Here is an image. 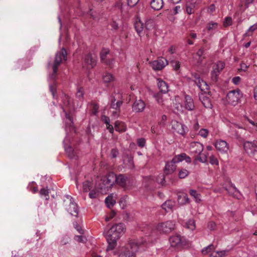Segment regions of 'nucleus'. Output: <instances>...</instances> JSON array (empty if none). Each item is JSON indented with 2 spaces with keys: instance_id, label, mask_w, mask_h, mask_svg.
<instances>
[{
  "instance_id": "obj_48",
  "label": "nucleus",
  "mask_w": 257,
  "mask_h": 257,
  "mask_svg": "<svg viewBox=\"0 0 257 257\" xmlns=\"http://www.w3.org/2000/svg\"><path fill=\"white\" fill-rule=\"evenodd\" d=\"M232 25V18L230 17H227L225 18L223 22L224 27H227Z\"/></svg>"
},
{
  "instance_id": "obj_52",
  "label": "nucleus",
  "mask_w": 257,
  "mask_h": 257,
  "mask_svg": "<svg viewBox=\"0 0 257 257\" xmlns=\"http://www.w3.org/2000/svg\"><path fill=\"white\" fill-rule=\"evenodd\" d=\"M40 193L42 195H44L46 197V199L48 200L49 198V192L47 189L42 188L40 191Z\"/></svg>"
},
{
  "instance_id": "obj_41",
  "label": "nucleus",
  "mask_w": 257,
  "mask_h": 257,
  "mask_svg": "<svg viewBox=\"0 0 257 257\" xmlns=\"http://www.w3.org/2000/svg\"><path fill=\"white\" fill-rule=\"evenodd\" d=\"M218 26V24L216 22H211L208 23L206 25V28L208 31H212L215 30Z\"/></svg>"
},
{
  "instance_id": "obj_59",
  "label": "nucleus",
  "mask_w": 257,
  "mask_h": 257,
  "mask_svg": "<svg viewBox=\"0 0 257 257\" xmlns=\"http://www.w3.org/2000/svg\"><path fill=\"white\" fill-rule=\"evenodd\" d=\"M118 154V152L117 149H113L111 150L110 157L112 158H115L117 157Z\"/></svg>"
},
{
  "instance_id": "obj_10",
  "label": "nucleus",
  "mask_w": 257,
  "mask_h": 257,
  "mask_svg": "<svg viewBox=\"0 0 257 257\" xmlns=\"http://www.w3.org/2000/svg\"><path fill=\"white\" fill-rule=\"evenodd\" d=\"M167 64V60L165 58H162L154 61L152 63V67L154 70H161Z\"/></svg>"
},
{
  "instance_id": "obj_36",
  "label": "nucleus",
  "mask_w": 257,
  "mask_h": 257,
  "mask_svg": "<svg viewBox=\"0 0 257 257\" xmlns=\"http://www.w3.org/2000/svg\"><path fill=\"white\" fill-rule=\"evenodd\" d=\"M225 67V64L222 62H218L214 65L213 69L215 70H218L219 73L223 70Z\"/></svg>"
},
{
  "instance_id": "obj_57",
  "label": "nucleus",
  "mask_w": 257,
  "mask_h": 257,
  "mask_svg": "<svg viewBox=\"0 0 257 257\" xmlns=\"http://www.w3.org/2000/svg\"><path fill=\"white\" fill-rule=\"evenodd\" d=\"M146 141L143 138H140L138 139L137 140V144L138 145L142 148L144 147L145 145Z\"/></svg>"
},
{
  "instance_id": "obj_49",
  "label": "nucleus",
  "mask_w": 257,
  "mask_h": 257,
  "mask_svg": "<svg viewBox=\"0 0 257 257\" xmlns=\"http://www.w3.org/2000/svg\"><path fill=\"white\" fill-rule=\"evenodd\" d=\"M202 103L206 108H210L212 105L208 97L203 98Z\"/></svg>"
},
{
  "instance_id": "obj_28",
  "label": "nucleus",
  "mask_w": 257,
  "mask_h": 257,
  "mask_svg": "<svg viewBox=\"0 0 257 257\" xmlns=\"http://www.w3.org/2000/svg\"><path fill=\"white\" fill-rule=\"evenodd\" d=\"M65 151L67 153L68 157L71 159H75L76 156L74 149L72 147L68 146L65 147Z\"/></svg>"
},
{
  "instance_id": "obj_2",
  "label": "nucleus",
  "mask_w": 257,
  "mask_h": 257,
  "mask_svg": "<svg viewBox=\"0 0 257 257\" xmlns=\"http://www.w3.org/2000/svg\"><path fill=\"white\" fill-rule=\"evenodd\" d=\"M63 59L65 61L67 60V52L64 48H62L60 51H58L56 53L53 64H51L50 61L48 63V67L50 68L51 66L53 70L52 73L50 76L51 79H55L58 68L62 63Z\"/></svg>"
},
{
  "instance_id": "obj_13",
  "label": "nucleus",
  "mask_w": 257,
  "mask_h": 257,
  "mask_svg": "<svg viewBox=\"0 0 257 257\" xmlns=\"http://www.w3.org/2000/svg\"><path fill=\"white\" fill-rule=\"evenodd\" d=\"M145 108V103L142 99L136 100L133 104V110L136 112H142Z\"/></svg>"
},
{
  "instance_id": "obj_40",
  "label": "nucleus",
  "mask_w": 257,
  "mask_h": 257,
  "mask_svg": "<svg viewBox=\"0 0 257 257\" xmlns=\"http://www.w3.org/2000/svg\"><path fill=\"white\" fill-rule=\"evenodd\" d=\"M91 183L88 181H86L83 183V190L85 192H87L88 191H90L91 189Z\"/></svg>"
},
{
  "instance_id": "obj_22",
  "label": "nucleus",
  "mask_w": 257,
  "mask_h": 257,
  "mask_svg": "<svg viewBox=\"0 0 257 257\" xmlns=\"http://www.w3.org/2000/svg\"><path fill=\"white\" fill-rule=\"evenodd\" d=\"M203 150V146L200 143H196L192 147L191 153L192 154L200 155Z\"/></svg>"
},
{
  "instance_id": "obj_12",
  "label": "nucleus",
  "mask_w": 257,
  "mask_h": 257,
  "mask_svg": "<svg viewBox=\"0 0 257 257\" xmlns=\"http://www.w3.org/2000/svg\"><path fill=\"white\" fill-rule=\"evenodd\" d=\"M176 162L173 161V159L166 164L164 171L165 175H168L172 174L176 169V166L175 165Z\"/></svg>"
},
{
  "instance_id": "obj_54",
  "label": "nucleus",
  "mask_w": 257,
  "mask_h": 257,
  "mask_svg": "<svg viewBox=\"0 0 257 257\" xmlns=\"http://www.w3.org/2000/svg\"><path fill=\"white\" fill-rule=\"evenodd\" d=\"M199 135L205 138L208 136V131L206 129L202 128L199 132Z\"/></svg>"
},
{
  "instance_id": "obj_37",
  "label": "nucleus",
  "mask_w": 257,
  "mask_h": 257,
  "mask_svg": "<svg viewBox=\"0 0 257 257\" xmlns=\"http://www.w3.org/2000/svg\"><path fill=\"white\" fill-rule=\"evenodd\" d=\"M113 76L110 73H106L104 75L102 76V79L104 82L105 83H108L110 81H111L113 80Z\"/></svg>"
},
{
  "instance_id": "obj_61",
  "label": "nucleus",
  "mask_w": 257,
  "mask_h": 257,
  "mask_svg": "<svg viewBox=\"0 0 257 257\" xmlns=\"http://www.w3.org/2000/svg\"><path fill=\"white\" fill-rule=\"evenodd\" d=\"M181 7L179 6H176L172 11V14L175 15L180 11Z\"/></svg>"
},
{
  "instance_id": "obj_23",
  "label": "nucleus",
  "mask_w": 257,
  "mask_h": 257,
  "mask_svg": "<svg viewBox=\"0 0 257 257\" xmlns=\"http://www.w3.org/2000/svg\"><path fill=\"white\" fill-rule=\"evenodd\" d=\"M111 103H110V107L114 109L115 110H120V107L121 104H122V101L120 100L117 101L115 102L116 99L115 97L113 95L111 96Z\"/></svg>"
},
{
  "instance_id": "obj_9",
  "label": "nucleus",
  "mask_w": 257,
  "mask_h": 257,
  "mask_svg": "<svg viewBox=\"0 0 257 257\" xmlns=\"http://www.w3.org/2000/svg\"><path fill=\"white\" fill-rule=\"evenodd\" d=\"M257 142H246L244 143L243 148L245 152L251 155H253L256 152Z\"/></svg>"
},
{
  "instance_id": "obj_24",
  "label": "nucleus",
  "mask_w": 257,
  "mask_h": 257,
  "mask_svg": "<svg viewBox=\"0 0 257 257\" xmlns=\"http://www.w3.org/2000/svg\"><path fill=\"white\" fill-rule=\"evenodd\" d=\"M123 163L126 167L130 169H132L134 167L133 158L131 156L126 155L123 158Z\"/></svg>"
},
{
  "instance_id": "obj_32",
  "label": "nucleus",
  "mask_w": 257,
  "mask_h": 257,
  "mask_svg": "<svg viewBox=\"0 0 257 257\" xmlns=\"http://www.w3.org/2000/svg\"><path fill=\"white\" fill-rule=\"evenodd\" d=\"M178 200L180 204H184L189 202V198L186 194H184L178 196Z\"/></svg>"
},
{
  "instance_id": "obj_5",
  "label": "nucleus",
  "mask_w": 257,
  "mask_h": 257,
  "mask_svg": "<svg viewBox=\"0 0 257 257\" xmlns=\"http://www.w3.org/2000/svg\"><path fill=\"white\" fill-rule=\"evenodd\" d=\"M101 181L104 185L102 186H99V188L101 190H103L105 188H110L115 183L116 174L112 172H109L108 173L106 177L101 179Z\"/></svg>"
},
{
  "instance_id": "obj_18",
  "label": "nucleus",
  "mask_w": 257,
  "mask_h": 257,
  "mask_svg": "<svg viewBox=\"0 0 257 257\" xmlns=\"http://www.w3.org/2000/svg\"><path fill=\"white\" fill-rule=\"evenodd\" d=\"M215 147L218 151L222 152H227L228 149L227 143L223 140L217 141L215 144Z\"/></svg>"
},
{
  "instance_id": "obj_21",
  "label": "nucleus",
  "mask_w": 257,
  "mask_h": 257,
  "mask_svg": "<svg viewBox=\"0 0 257 257\" xmlns=\"http://www.w3.org/2000/svg\"><path fill=\"white\" fill-rule=\"evenodd\" d=\"M164 5L163 0H152L151 2V6L152 9L156 11L161 10Z\"/></svg>"
},
{
  "instance_id": "obj_14",
  "label": "nucleus",
  "mask_w": 257,
  "mask_h": 257,
  "mask_svg": "<svg viewBox=\"0 0 257 257\" xmlns=\"http://www.w3.org/2000/svg\"><path fill=\"white\" fill-rule=\"evenodd\" d=\"M84 61L87 66L90 68L95 66L97 62L95 57H93L91 53H88L85 56Z\"/></svg>"
},
{
  "instance_id": "obj_64",
  "label": "nucleus",
  "mask_w": 257,
  "mask_h": 257,
  "mask_svg": "<svg viewBox=\"0 0 257 257\" xmlns=\"http://www.w3.org/2000/svg\"><path fill=\"white\" fill-rule=\"evenodd\" d=\"M204 51H205L204 48V47H202V48H201L200 49H199L198 50V51L196 53V55L199 57H201L204 54Z\"/></svg>"
},
{
  "instance_id": "obj_8",
  "label": "nucleus",
  "mask_w": 257,
  "mask_h": 257,
  "mask_svg": "<svg viewBox=\"0 0 257 257\" xmlns=\"http://www.w3.org/2000/svg\"><path fill=\"white\" fill-rule=\"evenodd\" d=\"M66 197L68 199H70L69 205L66 208L67 211L72 215L77 217L78 213V208L77 204L74 202L72 197L69 195H67Z\"/></svg>"
},
{
  "instance_id": "obj_46",
  "label": "nucleus",
  "mask_w": 257,
  "mask_h": 257,
  "mask_svg": "<svg viewBox=\"0 0 257 257\" xmlns=\"http://www.w3.org/2000/svg\"><path fill=\"white\" fill-rule=\"evenodd\" d=\"M74 239L78 242L81 243H85L87 241V238L85 236L82 235H76L74 237Z\"/></svg>"
},
{
  "instance_id": "obj_25",
  "label": "nucleus",
  "mask_w": 257,
  "mask_h": 257,
  "mask_svg": "<svg viewBox=\"0 0 257 257\" xmlns=\"http://www.w3.org/2000/svg\"><path fill=\"white\" fill-rule=\"evenodd\" d=\"M175 202L172 201V200H169L164 202L162 205V207L163 209H164L166 212H169L170 210H172L173 207L174 206Z\"/></svg>"
},
{
  "instance_id": "obj_17",
  "label": "nucleus",
  "mask_w": 257,
  "mask_h": 257,
  "mask_svg": "<svg viewBox=\"0 0 257 257\" xmlns=\"http://www.w3.org/2000/svg\"><path fill=\"white\" fill-rule=\"evenodd\" d=\"M127 177L124 174H120L118 175H116V183L119 186L122 187H125L126 185V181Z\"/></svg>"
},
{
  "instance_id": "obj_43",
  "label": "nucleus",
  "mask_w": 257,
  "mask_h": 257,
  "mask_svg": "<svg viewBox=\"0 0 257 257\" xmlns=\"http://www.w3.org/2000/svg\"><path fill=\"white\" fill-rule=\"evenodd\" d=\"M189 174L188 170L185 169H181L178 174V176L180 179H184Z\"/></svg>"
},
{
  "instance_id": "obj_50",
  "label": "nucleus",
  "mask_w": 257,
  "mask_h": 257,
  "mask_svg": "<svg viewBox=\"0 0 257 257\" xmlns=\"http://www.w3.org/2000/svg\"><path fill=\"white\" fill-rule=\"evenodd\" d=\"M70 241V238L67 235L64 236L60 241V244L62 245H64L69 243Z\"/></svg>"
},
{
  "instance_id": "obj_35",
  "label": "nucleus",
  "mask_w": 257,
  "mask_h": 257,
  "mask_svg": "<svg viewBox=\"0 0 257 257\" xmlns=\"http://www.w3.org/2000/svg\"><path fill=\"white\" fill-rule=\"evenodd\" d=\"M220 73L218 70H215L213 69L211 72V79L212 81L216 82L218 81V76Z\"/></svg>"
},
{
  "instance_id": "obj_16",
  "label": "nucleus",
  "mask_w": 257,
  "mask_h": 257,
  "mask_svg": "<svg viewBox=\"0 0 257 257\" xmlns=\"http://www.w3.org/2000/svg\"><path fill=\"white\" fill-rule=\"evenodd\" d=\"M172 128L178 134L184 135L185 134V128H187V127L184 124L176 121L173 124Z\"/></svg>"
},
{
  "instance_id": "obj_19",
  "label": "nucleus",
  "mask_w": 257,
  "mask_h": 257,
  "mask_svg": "<svg viewBox=\"0 0 257 257\" xmlns=\"http://www.w3.org/2000/svg\"><path fill=\"white\" fill-rule=\"evenodd\" d=\"M158 87L160 90V92L162 93H166L168 91V85L161 78L157 79Z\"/></svg>"
},
{
  "instance_id": "obj_45",
  "label": "nucleus",
  "mask_w": 257,
  "mask_h": 257,
  "mask_svg": "<svg viewBox=\"0 0 257 257\" xmlns=\"http://www.w3.org/2000/svg\"><path fill=\"white\" fill-rule=\"evenodd\" d=\"M102 62L105 64L106 65L110 67H112L114 63V59L113 58L108 57L105 59V60L103 61Z\"/></svg>"
},
{
  "instance_id": "obj_34",
  "label": "nucleus",
  "mask_w": 257,
  "mask_h": 257,
  "mask_svg": "<svg viewBox=\"0 0 257 257\" xmlns=\"http://www.w3.org/2000/svg\"><path fill=\"white\" fill-rule=\"evenodd\" d=\"M189 193L191 196L193 197L195 199L196 202H199L201 201V199H200V194L198 193L195 190H190Z\"/></svg>"
},
{
  "instance_id": "obj_20",
  "label": "nucleus",
  "mask_w": 257,
  "mask_h": 257,
  "mask_svg": "<svg viewBox=\"0 0 257 257\" xmlns=\"http://www.w3.org/2000/svg\"><path fill=\"white\" fill-rule=\"evenodd\" d=\"M62 108L63 112L65 113L66 118L69 120V122H66V126L69 127L70 131H75V127L74 126L72 117L66 112L64 108L62 107Z\"/></svg>"
},
{
  "instance_id": "obj_55",
  "label": "nucleus",
  "mask_w": 257,
  "mask_h": 257,
  "mask_svg": "<svg viewBox=\"0 0 257 257\" xmlns=\"http://www.w3.org/2000/svg\"><path fill=\"white\" fill-rule=\"evenodd\" d=\"M172 66L174 67V70H178L180 67L179 62L177 61L173 60L171 61Z\"/></svg>"
},
{
  "instance_id": "obj_1",
  "label": "nucleus",
  "mask_w": 257,
  "mask_h": 257,
  "mask_svg": "<svg viewBox=\"0 0 257 257\" xmlns=\"http://www.w3.org/2000/svg\"><path fill=\"white\" fill-rule=\"evenodd\" d=\"M125 229L124 224L119 223L112 226L107 231L105 237L108 244L106 249L107 251L114 248L116 240L124 233Z\"/></svg>"
},
{
  "instance_id": "obj_11",
  "label": "nucleus",
  "mask_w": 257,
  "mask_h": 257,
  "mask_svg": "<svg viewBox=\"0 0 257 257\" xmlns=\"http://www.w3.org/2000/svg\"><path fill=\"white\" fill-rule=\"evenodd\" d=\"M184 107L189 111H192L195 108V105L193 98L189 95H185L184 97Z\"/></svg>"
},
{
  "instance_id": "obj_62",
  "label": "nucleus",
  "mask_w": 257,
  "mask_h": 257,
  "mask_svg": "<svg viewBox=\"0 0 257 257\" xmlns=\"http://www.w3.org/2000/svg\"><path fill=\"white\" fill-rule=\"evenodd\" d=\"M216 224L213 221H210L208 223V228L212 230L215 229Z\"/></svg>"
},
{
  "instance_id": "obj_26",
  "label": "nucleus",
  "mask_w": 257,
  "mask_h": 257,
  "mask_svg": "<svg viewBox=\"0 0 257 257\" xmlns=\"http://www.w3.org/2000/svg\"><path fill=\"white\" fill-rule=\"evenodd\" d=\"M224 188L230 195L234 196L235 193L239 192L235 186L233 185L232 184H231L228 186H225Z\"/></svg>"
},
{
  "instance_id": "obj_63",
  "label": "nucleus",
  "mask_w": 257,
  "mask_h": 257,
  "mask_svg": "<svg viewBox=\"0 0 257 257\" xmlns=\"http://www.w3.org/2000/svg\"><path fill=\"white\" fill-rule=\"evenodd\" d=\"M240 80L241 78L239 76H236L232 78V81L234 84L237 85L240 82Z\"/></svg>"
},
{
  "instance_id": "obj_6",
  "label": "nucleus",
  "mask_w": 257,
  "mask_h": 257,
  "mask_svg": "<svg viewBox=\"0 0 257 257\" xmlns=\"http://www.w3.org/2000/svg\"><path fill=\"white\" fill-rule=\"evenodd\" d=\"M175 224L172 221H168L158 224L157 229L160 233H168L174 229Z\"/></svg>"
},
{
  "instance_id": "obj_51",
  "label": "nucleus",
  "mask_w": 257,
  "mask_h": 257,
  "mask_svg": "<svg viewBox=\"0 0 257 257\" xmlns=\"http://www.w3.org/2000/svg\"><path fill=\"white\" fill-rule=\"evenodd\" d=\"M209 162L211 165H218V161L217 159L213 155L209 157Z\"/></svg>"
},
{
  "instance_id": "obj_31",
  "label": "nucleus",
  "mask_w": 257,
  "mask_h": 257,
  "mask_svg": "<svg viewBox=\"0 0 257 257\" xmlns=\"http://www.w3.org/2000/svg\"><path fill=\"white\" fill-rule=\"evenodd\" d=\"M105 203L108 208H111L115 203V201L112 198V197L108 196L105 199Z\"/></svg>"
},
{
  "instance_id": "obj_56",
  "label": "nucleus",
  "mask_w": 257,
  "mask_h": 257,
  "mask_svg": "<svg viewBox=\"0 0 257 257\" xmlns=\"http://www.w3.org/2000/svg\"><path fill=\"white\" fill-rule=\"evenodd\" d=\"M139 2V0H127V5L130 7H134Z\"/></svg>"
},
{
  "instance_id": "obj_44",
  "label": "nucleus",
  "mask_w": 257,
  "mask_h": 257,
  "mask_svg": "<svg viewBox=\"0 0 257 257\" xmlns=\"http://www.w3.org/2000/svg\"><path fill=\"white\" fill-rule=\"evenodd\" d=\"M197 161L202 163H205L207 161V157L206 156L202 157L200 155H197L193 161L194 164L196 165Z\"/></svg>"
},
{
  "instance_id": "obj_60",
  "label": "nucleus",
  "mask_w": 257,
  "mask_h": 257,
  "mask_svg": "<svg viewBox=\"0 0 257 257\" xmlns=\"http://www.w3.org/2000/svg\"><path fill=\"white\" fill-rule=\"evenodd\" d=\"M74 225L75 228L77 229V230L79 232V233H80V234H83V233H84L83 230L78 225L77 222H76L74 223Z\"/></svg>"
},
{
  "instance_id": "obj_53",
  "label": "nucleus",
  "mask_w": 257,
  "mask_h": 257,
  "mask_svg": "<svg viewBox=\"0 0 257 257\" xmlns=\"http://www.w3.org/2000/svg\"><path fill=\"white\" fill-rule=\"evenodd\" d=\"M154 97L156 98V100L160 104L163 105V99H162V95L160 93H157L154 94Z\"/></svg>"
},
{
  "instance_id": "obj_4",
  "label": "nucleus",
  "mask_w": 257,
  "mask_h": 257,
  "mask_svg": "<svg viewBox=\"0 0 257 257\" xmlns=\"http://www.w3.org/2000/svg\"><path fill=\"white\" fill-rule=\"evenodd\" d=\"M243 94L239 89L233 90L228 92L226 95V99L228 103L235 105L242 97Z\"/></svg>"
},
{
  "instance_id": "obj_33",
  "label": "nucleus",
  "mask_w": 257,
  "mask_h": 257,
  "mask_svg": "<svg viewBox=\"0 0 257 257\" xmlns=\"http://www.w3.org/2000/svg\"><path fill=\"white\" fill-rule=\"evenodd\" d=\"M214 249L215 247L214 245L212 244H211L207 246V247H205L204 248H203L201 250V252L203 254L205 255L208 254L209 252L212 251L213 250H214Z\"/></svg>"
},
{
  "instance_id": "obj_30",
  "label": "nucleus",
  "mask_w": 257,
  "mask_h": 257,
  "mask_svg": "<svg viewBox=\"0 0 257 257\" xmlns=\"http://www.w3.org/2000/svg\"><path fill=\"white\" fill-rule=\"evenodd\" d=\"M109 50L108 49L103 48L100 53V57L101 61L105 60L108 58L107 55L109 54Z\"/></svg>"
},
{
  "instance_id": "obj_3",
  "label": "nucleus",
  "mask_w": 257,
  "mask_h": 257,
  "mask_svg": "<svg viewBox=\"0 0 257 257\" xmlns=\"http://www.w3.org/2000/svg\"><path fill=\"white\" fill-rule=\"evenodd\" d=\"M144 243L143 241L139 242L135 240H131L128 242V246L122 251L118 257H136V253L139 246Z\"/></svg>"
},
{
  "instance_id": "obj_7",
  "label": "nucleus",
  "mask_w": 257,
  "mask_h": 257,
  "mask_svg": "<svg viewBox=\"0 0 257 257\" xmlns=\"http://www.w3.org/2000/svg\"><path fill=\"white\" fill-rule=\"evenodd\" d=\"M169 241L172 246H183L186 245L183 238L179 234L171 236L169 238Z\"/></svg>"
},
{
  "instance_id": "obj_58",
  "label": "nucleus",
  "mask_w": 257,
  "mask_h": 257,
  "mask_svg": "<svg viewBox=\"0 0 257 257\" xmlns=\"http://www.w3.org/2000/svg\"><path fill=\"white\" fill-rule=\"evenodd\" d=\"M256 29H257V24H255L253 25L252 26H250L249 27V28L248 29L247 33H248V34H247V33H246L245 35L249 36V35H250V34H249L250 32L252 33Z\"/></svg>"
},
{
  "instance_id": "obj_42",
  "label": "nucleus",
  "mask_w": 257,
  "mask_h": 257,
  "mask_svg": "<svg viewBox=\"0 0 257 257\" xmlns=\"http://www.w3.org/2000/svg\"><path fill=\"white\" fill-rule=\"evenodd\" d=\"M157 182L162 185V186L166 185L165 177L164 174L159 175L157 178Z\"/></svg>"
},
{
  "instance_id": "obj_27",
  "label": "nucleus",
  "mask_w": 257,
  "mask_h": 257,
  "mask_svg": "<svg viewBox=\"0 0 257 257\" xmlns=\"http://www.w3.org/2000/svg\"><path fill=\"white\" fill-rule=\"evenodd\" d=\"M134 27L137 33L139 35H140V34L143 31L144 28L143 23L139 20V21H137L135 23Z\"/></svg>"
},
{
  "instance_id": "obj_47",
  "label": "nucleus",
  "mask_w": 257,
  "mask_h": 257,
  "mask_svg": "<svg viewBox=\"0 0 257 257\" xmlns=\"http://www.w3.org/2000/svg\"><path fill=\"white\" fill-rule=\"evenodd\" d=\"M186 226L188 228L193 230L195 227V221L194 220H189L186 223Z\"/></svg>"
},
{
  "instance_id": "obj_15",
  "label": "nucleus",
  "mask_w": 257,
  "mask_h": 257,
  "mask_svg": "<svg viewBox=\"0 0 257 257\" xmlns=\"http://www.w3.org/2000/svg\"><path fill=\"white\" fill-rule=\"evenodd\" d=\"M195 83L197 85V86L201 89L202 91H203L205 89H209V86L207 85V83L203 80L201 79L198 75L195 74Z\"/></svg>"
},
{
  "instance_id": "obj_39",
  "label": "nucleus",
  "mask_w": 257,
  "mask_h": 257,
  "mask_svg": "<svg viewBox=\"0 0 257 257\" xmlns=\"http://www.w3.org/2000/svg\"><path fill=\"white\" fill-rule=\"evenodd\" d=\"M62 102L65 106H69L71 103L70 97L66 94H64L62 97Z\"/></svg>"
},
{
  "instance_id": "obj_38",
  "label": "nucleus",
  "mask_w": 257,
  "mask_h": 257,
  "mask_svg": "<svg viewBox=\"0 0 257 257\" xmlns=\"http://www.w3.org/2000/svg\"><path fill=\"white\" fill-rule=\"evenodd\" d=\"M185 157H186L185 153H182L180 155H176L173 158V161L176 162L177 163H179L182 161L183 160H184Z\"/></svg>"
},
{
  "instance_id": "obj_29",
  "label": "nucleus",
  "mask_w": 257,
  "mask_h": 257,
  "mask_svg": "<svg viewBox=\"0 0 257 257\" xmlns=\"http://www.w3.org/2000/svg\"><path fill=\"white\" fill-rule=\"evenodd\" d=\"M155 27V22L153 19H149L146 21L145 29L148 31L153 30Z\"/></svg>"
}]
</instances>
